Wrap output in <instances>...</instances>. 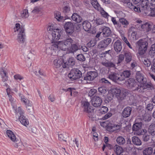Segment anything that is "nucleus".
<instances>
[{
  "instance_id": "obj_1",
  "label": "nucleus",
  "mask_w": 155,
  "mask_h": 155,
  "mask_svg": "<svg viewBox=\"0 0 155 155\" xmlns=\"http://www.w3.org/2000/svg\"><path fill=\"white\" fill-rule=\"evenodd\" d=\"M73 40L71 38H68L66 39L52 43L51 46L46 49V52H49L51 50V52L49 53L53 54L54 52L58 51L60 50L66 51L67 50L68 53H74L78 50V47L76 44H73Z\"/></svg>"
},
{
  "instance_id": "obj_2",
  "label": "nucleus",
  "mask_w": 155,
  "mask_h": 155,
  "mask_svg": "<svg viewBox=\"0 0 155 155\" xmlns=\"http://www.w3.org/2000/svg\"><path fill=\"white\" fill-rule=\"evenodd\" d=\"M15 32L18 33L17 40L18 42L20 44H23L25 41V32L24 28L21 26L18 23L15 25L14 28Z\"/></svg>"
},
{
  "instance_id": "obj_3",
  "label": "nucleus",
  "mask_w": 155,
  "mask_h": 155,
  "mask_svg": "<svg viewBox=\"0 0 155 155\" xmlns=\"http://www.w3.org/2000/svg\"><path fill=\"white\" fill-rule=\"evenodd\" d=\"M137 44L138 46V57H142L147 50L148 43L145 40L141 39L138 41Z\"/></svg>"
},
{
  "instance_id": "obj_4",
  "label": "nucleus",
  "mask_w": 155,
  "mask_h": 155,
  "mask_svg": "<svg viewBox=\"0 0 155 155\" xmlns=\"http://www.w3.org/2000/svg\"><path fill=\"white\" fill-rule=\"evenodd\" d=\"M81 107L83 111L87 114L88 117L92 118L94 114V109L90 106L89 103L87 101H83L81 102Z\"/></svg>"
},
{
  "instance_id": "obj_5",
  "label": "nucleus",
  "mask_w": 155,
  "mask_h": 155,
  "mask_svg": "<svg viewBox=\"0 0 155 155\" xmlns=\"http://www.w3.org/2000/svg\"><path fill=\"white\" fill-rule=\"evenodd\" d=\"M111 92L113 96H115L117 98L121 100L124 99L126 96V92H124L123 91H121V88L119 87L112 89Z\"/></svg>"
},
{
  "instance_id": "obj_6",
  "label": "nucleus",
  "mask_w": 155,
  "mask_h": 155,
  "mask_svg": "<svg viewBox=\"0 0 155 155\" xmlns=\"http://www.w3.org/2000/svg\"><path fill=\"white\" fill-rule=\"evenodd\" d=\"M82 76V73L78 69L73 68L68 74V77L71 80L78 79Z\"/></svg>"
},
{
  "instance_id": "obj_7",
  "label": "nucleus",
  "mask_w": 155,
  "mask_h": 155,
  "mask_svg": "<svg viewBox=\"0 0 155 155\" xmlns=\"http://www.w3.org/2000/svg\"><path fill=\"white\" fill-rule=\"evenodd\" d=\"M141 0H132L133 5L132 3L128 2L127 6L131 9H133L135 12H140V7L139 6L140 5Z\"/></svg>"
},
{
  "instance_id": "obj_8",
  "label": "nucleus",
  "mask_w": 155,
  "mask_h": 155,
  "mask_svg": "<svg viewBox=\"0 0 155 155\" xmlns=\"http://www.w3.org/2000/svg\"><path fill=\"white\" fill-rule=\"evenodd\" d=\"M152 25V23L150 22H146L141 25L137 24L136 25V27L140 31L147 32L151 30Z\"/></svg>"
},
{
  "instance_id": "obj_9",
  "label": "nucleus",
  "mask_w": 155,
  "mask_h": 155,
  "mask_svg": "<svg viewBox=\"0 0 155 155\" xmlns=\"http://www.w3.org/2000/svg\"><path fill=\"white\" fill-rule=\"evenodd\" d=\"M125 84L129 88H133L134 90H137V87L139 88V85L137 84L134 79L130 78L125 81Z\"/></svg>"
},
{
  "instance_id": "obj_10",
  "label": "nucleus",
  "mask_w": 155,
  "mask_h": 155,
  "mask_svg": "<svg viewBox=\"0 0 155 155\" xmlns=\"http://www.w3.org/2000/svg\"><path fill=\"white\" fill-rule=\"evenodd\" d=\"M98 76V73L96 71H90L87 73L84 78V80L86 81L93 80Z\"/></svg>"
},
{
  "instance_id": "obj_11",
  "label": "nucleus",
  "mask_w": 155,
  "mask_h": 155,
  "mask_svg": "<svg viewBox=\"0 0 155 155\" xmlns=\"http://www.w3.org/2000/svg\"><path fill=\"white\" fill-rule=\"evenodd\" d=\"M64 28L66 33L68 35H71L74 32V25L71 22H66L64 25Z\"/></svg>"
},
{
  "instance_id": "obj_12",
  "label": "nucleus",
  "mask_w": 155,
  "mask_h": 155,
  "mask_svg": "<svg viewBox=\"0 0 155 155\" xmlns=\"http://www.w3.org/2000/svg\"><path fill=\"white\" fill-rule=\"evenodd\" d=\"M138 122V121H137ZM142 122H137L133 126L132 129L134 131V134H137L138 135L141 134L142 132Z\"/></svg>"
},
{
  "instance_id": "obj_13",
  "label": "nucleus",
  "mask_w": 155,
  "mask_h": 155,
  "mask_svg": "<svg viewBox=\"0 0 155 155\" xmlns=\"http://www.w3.org/2000/svg\"><path fill=\"white\" fill-rule=\"evenodd\" d=\"M111 39L110 38H108L101 41L100 42L98 45V48L101 49H104L111 42Z\"/></svg>"
},
{
  "instance_id": "obj_14",
  "label": "nucleus",
  "mask_w": 155,
  "mask_h": 155,
  "mask_svg": "<svg viewBox=\"0 0 155 155\" xmlns=\"http://www.w3.org/2000/svg\"><path fill=\"white\" fill-rule=\"evenodd\" d=\"M21 102H23L26 106L28 112L30 113L31 112L30 110L32 109V102L27 99H25L24 96H21Z\"/></svg>"
},
{
  "instance_id": "obj_15",
  "label": "nucleus",
  "mask_w": 155,
  "mask_h": 155,
  "mask_svg": "<svg viewBox=\"0 0 155 155\" xmlns=\"http://www.w3.org/2000/svg\"><path fill=\"white\" fill-rule=\"evenodd\" d=\"M63 31L61 29L57 28L51 33L52 38L54 40H58L60 39Z\"/></svg>"
},
{
  "instance_id": "obj_16",
  "label": "nucleus",
  "mask_w": 155,
  "mask_h": 155,
  "mask_svg": "<svg viewBox=\"0 0 155 155\" xmlns=\"http://www.w3.org/2000/svg\"><path fill=\"white\" fill-rule=\"evenodd\" d=\"M63 60L61 57H58L55 59L54 61V66L57 68H60L61 67L64 68H66L65 64H63Z\"/></svg>"
},
{
  "instance_id": "obj_17",
  "label": "nucleus",
  "mask_w": 155,
  "mask_h": 155,
  "mask_svg": "<svg viewBox=\"0 0 155 155\" xmlns=\"http://www.w3.org/2000/svg\"><path fill=\"white\" fill-rule=\"evenodd\" d=\"M108 77L109 79L115 82L119 83L120 81V77L116 72H111L109 74Z\"/></svg>"
},
{
  "instance_id": "obj_18",
  "label": "nucleus",
  "mask_w": 155,
  "mask_h": 155,
  "mask_svg": "<svg viewBox=\"0 0 155 155\" xmlns=\"http://www.w3.org/2000/svg\"><path fill=\"white\" fill-rule=\"evenodd\" d=\"M82 25L83 29L85 31H89V32L92 34L96 32L94 30V31L91 30V26L90 22L87 21H85L83 22Z\"/></svg>"
},
{
  "instance_id": "obj_19",
  "label": "nucleus",
  "mask_w": 155,
  "mask_h": 155,
  "mask_svg": "<svg viewBox=\"0 0 155 155\" xmlns=\"http://www.w3.org/2000/svg\"><path fill=\"white\" fill-rule=\"evenodd\" d=\"M102 101L101 98L97 96H94L92 100V104L95 107H98L101 105Z\"/></svg>"
},
{
  "instance_id": "obj_20",
  "label": "nucleus",
  "mask_w": 155,
  "mask_h": 155,
  "mask_svg": "<svg viewBox=\"0 0 155 155\" xmlns=\"http://www.w3.org/2000/svg\"><path fill=\"white\" fill-rule=\"evenodd\" d=\"M153 88L152 85L151 83H146L139 86V88L137 87L136 89L139 92H141L143 91L144 89L149 90Z\"/></svg>"
},
{
  "instance_id": "obj_21",
  "label": "nucleus",
  "mask_w": 155,
  "mask_h": 155,
  "mask_svg": "<svg viewBox=\"0 0 155 155\" xmlns=\"http://www.w3.org/2000/svg\"><path fill=\"white\" fill-rule=\"evenodd\" d=\"M136 78L137 81L139 83L144 84L146 82V78H144V75L140 71L136 73Z\"/></svg>"
},
{
  "instance_id": "obj_22",
  "label": "nucleus",
  "mask_w": 155,
  "mask_h": 155,
  "mask_svg": "<svg viewBox=\"0 0 155 155\" xmlns=\"http://www.w3.org/2000/svg\"><path fill=\"white\" fill-rule=\"evenodd\" d=\"M121 127L120 125L115 124H111L108 126L107 129V130L110 132L118 131Z\"/></svg>"
},
{
  "instance_id": "obj_23",
  "label": "nucleus",
  "mask_w": 155,
  "mask_h": 155,
  "mask_svg": "<svg viewBox=\"0 0 155 155\" xmlns=\"http://www.w3.org/2000/svg\"><path fill=\"white\" fill-rule=\"evenodd\" d=\"M151 116L150 115L148 114H145L140 119L138 118L137 119V121H139L140 120H141L142 123L144 122H148L150 121L151 119ZM141 122V121H140Z\"/></svg>"
},
{
  "instance_id": "obj_24",
  "label": "nucleus",
  "mask_w": 155,
  "mask_h": 155,
  "mask_svg": "<svg viewBox=\"0 0 155 155\" xmlns=\"http://www.w3.org/2000/svg\"><path fill=\"white\" fill-rule=\"evenodd\" d=\"M114 48L116 52L118 53L122 49L121 42L119 40H117L114 44Z\"/></svg>"
},
{
  "instance_id": "obj_25",
  "label": "nucleus",
  "mask_w": 155,
  "mask_h": 155,
  "mask_svg": "<svg viewBox=\"0 0 155 155\" xmlns=\"http://www.w3.org/2000/svg\"><path fill=\"white\" fill-rule=\"evenodd\" d=\"M102 35L104 37H108L111 34L110 28L107 27H104L102 29Z\"/></svg>"
},
{
  "instance_id": "obj_26",
  "label": "nucleus",
  "mask_w": 155,
  "mask_h": 155,
  "mask_svg": "<svg viewBox=\"0 0 155 155\" xmlns=\"http://www.w3.org/2000/svg\"><path fill=\"white\" fill-rule=\"evenodd\" d=\"M132 109L130 107L125 108L123 111L122 115L124 117L126 118L129 117L130 115Z\"/></svg>"
},
{
  "instance_id": "obj_27",
  "label": "nucleus",
  "mask_w": 155,
  "mask_h": 155,
  "mask_svg": "<svg viewBox=\"0 0 155 155\" xmlns=\"http://www.w3.org/2000/svg\"><path fill=\"white\" fill-rule=\"evenodd\" d=\"M71 18L72 20L78 23H80L82 20V18L76 13L72 14Z\"/></svg>"
},
{
  "instance_id": "obj_28",
  "label": "nucleus",
  "mask_w": 155,
  "mask_h": 155,
  "mask_svg": "<svg viewBox=\"0 0 155 155\" xmlns=\"http://www.w3.org/2000/svg\"><path fill=\"white\" fill-rule=\"evenodd\" d=\"M130 75V72L128 70L125 71L120 75V81H122L125 80L126 78H129Z\"/></svg>"
},
{
  "instance_id": "obj_29",
  "label": "nucleus",
  "mask_w": 155,
  "mask_h": 155,
  "mask_svg": "<svg viewBox=\"0 0 155 155\" xmlns=\"http://www.w3.org/2000/svg\"><path fill=\"white\" fill-rule=\"evenodd\" d=\"M18 117L19 120L22 124L25 126L28 125L29 124L28 120L24 115L20 116V117Z\"/></svg>"
},
{
  "instance_id": "obj_30",
  "label": "nucleus",
  "mask_w": 155,
  "mask_h": 155,
  "mask_svg": "<svg viewBox=\"0 0 155 155\" xmlns=\"http://www.w3.org/2000/svg\"><path fill=\"white\" fill-rule=\"evenodd\" d=\"M148 132L152 136L155 135V123H153L149 126Z\"/></svg>"
},
{
  "instance_id": "obj_31",
  "label": "nucleus",
  "mask_w": 155,
  "mask_h": 155,
  "mask_svg": "<svg viewBox=\"0 0 155 155\" xmlns=\"http://www.w3.org/2000/svg\"><path fill=\"white\" fill-rule=\"evenodd\" d=\"M148 3V1L147 0H141L138 7H140V9L141 8L142 10H145L147 7Z\"/></svg>"
},
{
  "instance_id": "obj_32",
  "label": "nucleus",
  "mask_w": 155,
  "mask_h": 155,
  "mask_svg": "<svg viewBox=\"0 0 155 155\" xmlns=\"http://www.w3.org/2000/svg\"><path fill=\"white\" fill-rule=\"evenodd\" d=\"M7 134L11 140L13 142H15L16 140L15 136L13 133V132L10 130H7Z\"/></svg>"
},
{
  "instance_id": "obj_33",
  "label": "nucleus",
  "mask_w": 155,
  "mask_h": 155,
  "mask_svg": "<svg viewBox=\"0 0 155 155\" xmlns=\"http://www.w3.org/2000/svg\"><path fill=\"white\" fill-rule=\"evenodd\" d=\"M132 141L135 145L140 146L141 144V142L139 138L137 137L134 136L132 137Z\"/></svg>"
},
{
  "instance_id": "obj_34",
  "label": "nucleus",
  "mask_w": 155,
  "mask_h": 155,
  "mask_svg": "<svg viewBox=\"0 0 155 155\" xmlns=\"http://www.w3.org/2000/svg\"><path fill=\"white\" fill-rule=\"evenodd\" d=\"M114 150L117 155H119L123 152L122 147L118 145H116L114 148Z\"/></svg>"
},
{
  "instance_id": "obj_35",
  "label": "nucleus",
  "mask_w": 155,
  "mask_h": 155,
  "mask_svg": "<svg viewBox=\"0 0 155 155\" xmlns=\"http://www.w3.org/2000/svg\"><path fill=\"white\" fill-rule=\"evenodd\" d=\"M125 61L127 63H130L132 60V55L130 53L127 52L124 54Z\"/></svg>"
},
{
  "instance_id": "obj_36",
  "label": "nucleus",
  "mask_w": 155,
  "mask_h": 155,
  "mask_svg": "<svg viewBox=\"0 0 155 155\" xmlns=\"http://www.w3.org/2000/svg\"><path fill=\"white\" fill-rule=\"evenodd\" d=\"M55 18L58 21H62L64 20V18L61 16V13L58 11H55L54 13Z\"/></svg>"
},
{
  "instance_id": "obj_37",
  "label": "nucleus",
  "mask_w": 155,
  "mask_h": 155,
  "mask_svg": "<svg viewBox=\"0 0 155 155\" xmlns=\"http://www.w3.org/2000/svg\"><path fill=\"white\" fill-rule=\"evenodd\" d=\"M10 89L9 88H8L7 89V93L9 98V101H10L11 103L12 107L13 108H15V106L14 104V102H15V101H14V98L12 97V96L10 95V93H9L8 91Z\"/></svg>"
},
{
  "instance_id": "obj_38",
  "label": "nucleus",
  "mask_w": 155,
  "mask_h": 155,
  "mask_svg": "<svg viewBox=\"0 0 155 155\" xmlns=\"http://www.w3.org/2000/svg\"><path fill=\"white\" fill-rule=\"evenodd\" d=\"M116 141L120 145H123L125 143V140L123 137L119 136L117 138Z\"/></svg>"
},
{
  "instance_id": "obj_39",
  "label": "nucleus",
  "mask_w": 155,
  "mask_h": 155,
  "mask_svg": "<svg viewBox=\"0 0 155 155\" xmlns=\"http://www.w3.org/2000/svg\"><path fill=\"white\" fill-rule=\"evenodd\" d=\"M13 109L15 110V112L16 113L17 116L18 117H19L20 116L23 115L24 112L23 110L20 107H18V108H16V107L15 106V108Z\"/></svg>"
},
{
  "instance_id": "obj_40",
  "label": "nucleus",
  "mask_w": 155,
  "mask_h": 155,
  "mask_svg": "<svg viewBox=\"0 0 155 155\" xmlns=\"http://www.w3.org/2000/svg\"><path fill=\"white\" fill-rule=\"evenodd\" d=\"M153 148L151 147L146 148L143 151V155H150L153 152Z\"/></svg>"
},
{
  "instance_id": "obj_41",
  "label": "nucleus",
  "mask_w": 155,
  "mask_h": 155,
  "mask_svg": "<svg viewBox=\"0 0 155 155\" xmlns=\"http://www.w3.org/2000/svg\"><path fill=\"white\" fill-rule=\"evenodd\" d=\"M91 3L94 7L97 10L101 7L97 0H91Z\"/></svg>"
},
{
  "instance_id": "obj_42",
  "label": "nucleus",
  "mask_w": 155,
  "mask_h": 155,
  "mask_svg": "<svg viewBox=\"0 0 155 155\" xmlns=\"http://www.w3.org/2000/svg\"><path fill=\"white\" fill-rule=\"evenodd\" d=\"M119 21L123 25V27L124 28H126L129 24V22L124 18H120Z\"/></svg>"
},
{
  "instance_id": "obj_43",
  "label": "nucleus",
  "mask_w": 155,
  "mask_h": 155,
  "mask_svg": "<svg viewBox=\"0 0 155 155\" xmlns=\"http://www.w3.org/2000/svg\"><path fill=\"white\" fill-rule=\"evenodd\" d=\"M143 56L142 57L139 58H141V60L144 64L147 67H149L151 64V62L147 58H143Z\"/></svg>"
},
{
  "instance_id": "obj_44",
  "label": "nucleus",
  "mask_w": 155,
  "mask_h": 155,
  "mask_svg": "<svg viewBox=\"0 0 155 155\" xmlns=\"http://www.w3.org/2000/svg\"><path fill=\"white\" fill-rule=\"evenodd\" d=\"M55 25V24H49L47 28L48 31L52 33V31L57 28Z\"/></svg>"
},
{
  "instance_id": "obj_45",
  "label": "nucleus",
  "mask_w": 155,
  "mask_h": 155,
  "mask_svg": "<svg viewBox=\"0 0 155 155\" xmlns=\"http://www.w3.org/2000/svg\"><path fill=\"white\" fill-rule=\"evenodd\" d=\"M29 16L28 10L27 9L23 10L21 13V16L23 18H28Z\"/></svg>"
},
{
  "instance_id": "obj_46",
  "label": "nucleus",
  "mask_w": 155,
  "mask_h": 155,
  "mask_svg": "<svg viewBox=\"0 0 155 155\" xmlns=\"http://www.w3.org/2000/svg\"><path fill=\"white\" fill-rule=\"evenodd\" d=\"M98 10V11H99L102 16L105 18H108L109 16V15L108 14L105 12L103 9L101 7Z\"/></svg>"
},
{
  "instance_id": "obj_47",
  "label": "nucleus",
  "mask_w": 155,
  "mask_h": 155,
  "mask_svg": "<svg viewBox=\"0 0 155 155\" xmlns=\"http://www.w3.org/2000/svg\"><path fill=\"white\" fill-rule=\"evenodd\" d=\"M101 63L103 65L106 67H114L115 66V64L113 63L110 61H105L104 62H102Z\"/></svg>"
},
{
  "instance_id": "obj_48",
  "label": "nucleus",
  "mask_w": 155,
  "mask_h": 155,
  "mask_svg": "<svg viewBox=\"0 0 155 155\" xmlns=\"http://www.w3.org/2000/svg\"><path fill=\"white\" fill-rule=\"evenodd\" d=\"M117 64L122 62L124 59V55L120 54L117 56Z\"/></svg>"
},
{
  "instance_id": "obj_49",
  "label": "nucleus",
  "mask_w": 155,
  "mask_h": 155,
  "mask_svg": "<svg viewBox=\"0 0 155 155\" xmlns=\"http://www.w3.org/2000/svg\"><path fill=\"white\" fill-rule=\"evenodd\" d=\"M2 72L3 74H2V80L3 82H5L8 80V77L7 75L6 71H3Z\"/></svg>"
},
{
  "instance_id": "obj_50",
  "label": "nucleus",
  "mask_w": 155,
  "mask_h": 155,
  "mask_svg": "<svg viewBox=\"0 0 155 155\" xmlns=\"http://www.w3.org/2000/svg\"><path fill=\"white\" fill-rule=\"evenodd\" d=\"M76 58L77 59L80 61H84L85 60V57L82 54H80L78 55Z\"/></svg>"
},
{
  "instance_id": "obj_51",
  "label": "nucleus",
  "mask_w": 155,
  "mask_h": 155,
  "mask_svg": "<svg viewBox=\"0 0 155 155\" xmlns=\"http://www.w3.org/2000/svg\"><path fill=\"white\" fill-rule=\"evenodd\" d=\"M96 44V41L95 40H91L87 44V46L89 47H93Z\"/></svg>"
},
{
  "instance_id": "obj_52",
  "label": "nucleus",
  "mask_w": 155,
  "mask_h": 155,
  "mask_svg": "<svg viewBox=\"0 0 155 155\" xmlns=\"http://www.w3.org/2000/svg\"><path fill=\"white\" fill-rule=\"evenodd\" d=\"M63 12L65 14L68 13L70 11V8L68 6H64L62 9Z\"/></svg>"
},
{
  "instance_id": "obj_53",
  "label": "nucleus",
  "mask_w": 155,
  "mask_h": 155,
  "mask_svg": "<svg viewBox=\"0 0 155 155\" xmlns=\"http://www.w3.org/2000/svg\"><path fill=\"white\" fill-rule=\"evenodd\" d=\"M98 90L99 92L103 94H105L107 92L106 88L104 87H98Z\"/></svg>"
},
{
  "instance_id": "obj_54",
  "label": "nucleus",
  "mask_w": 155,
  "mask_h": 155,
  "mask_svg": "<svg viewBox=\"0 0 155 155\" xmlns=\"http://www.w3.org/2000/svg\"><path fill=\"white\" fill-rule=\"evenodd\" d=\"M108 111V108L107 107L105 106L102 107L100 110V112L102 114H104L107 113Z\"/></svg>"
},
{
  "instance_id": "obj_55",
  "label": "nucleus",
  "mask_w": 155,
  "mask_h": 155,
  "mask_svg": "<svg viewBox=\"0 0 155 155\" xmlns=\"http://www.w3.org/2000/svg\"><path fill=\"white\" fill-rule=\"evenodd\" d=\"M68 64L70 66H73L75 64L74 59L73 58H71L68 60Z\"/></svg>"
},
{
  "instance_id": "obj_56",
  "label": "nucleus",
  "mask_w": 155,
  "mask_h": 155,
  "mask_svg": "<svg viewBox=\"0 0 155 155\" xmlns=\"http://www.w3.org/2000/svg\"><path fill=\"white\" fill-rule=\"evenodd\" d=\"M41 10V9L40 7H35L32 11V12L33 13L37 14L40 12Z\"/></svg>"
},
{
  "instance_id": "obj_57",
  "label": "nucleus",
  "mask_w": 155,
  "mask_h": 155,
  "mask_svg": "<svg viewBox=\"0 0 155 155\" xmlns=\"http://www.w3.org/2000/svg\"><path fill=\"white\" fill-rule=\"evenodd\" d=\"M150 52L153 55H155V44L151 45Z\"/></svg>"
},
{
  "instance_id": "obj_58",
  "label": "nucleus",
  "mask_w": 155,
  "mask_h": 155,
  "mask_svg": "<svg viewBox=\"0 0 155 155\" xmlns=\"http://www.w3.org/2000/svg\"><path fill=\"white\" fill-rule=\"evenodd\" d=\"M97 90L94 89H91L89 91L88 95L90 97H91L94 95L97 92Z\"/></svg>"
},
{
  "instance_id": "obj_59",
  "label": "nucleus",
  "mask_w": 155,
  "mask_h": 155,
  "mask_svg": "<svg viewBox=\"0 0 155 155\" xmlns=\"http://www.w3.org/2000/svg\"><path fill=\"white\" fill-rule=\"evenodd\" d=\"M143 138L144 141H148L150 139V136L147 134H144L143 136Z\"/></svg>"
},
{
  "instance_id": "obj_60",
  "label": "nucleus",
  "mask_w": 155,
  "mask_h": 155,
  "mask_svg": "<svg viewBox=\"0 0 155 155\" xmlns=\"http://www.w3.org/2000/svg\"><path fill=\"white\" fill-rule=\"evenodd\" d=\"M112 115V114L110 112H108L107 114H106L104 117H102V119L103 120H106L111 117Z\"/></svg>"
},
{
  "instance_id": "obj_61",
  "label": "nucleus",
  "mask_w": 155,
  "mask_h": 155,
  "mask_svg": "<svg viewBox=\"0 0 155 155\" xmlns=\"http://www.w3.org/2000/svg\"><path fill=\"white\" fill-rule=\"evenodd\" d=\"M14 78L16 80H21L23 79V76L19 74H16L14 76Z\"/></svg>"
},
{
  "instance_id": "obj_62",
  "label": "nucleus",
  "mask_w": 155,
  "mask_h": 155,
  "mask_svg": "<svg viewBox=\"0 0 155 155\" xmlns=\"http://www.w3.org/2000/svg\"><path fill=\"white\" fill-rule=\"evenodd\" d=\"M104 22V21L101 19L98 18L96 20V23L98 25H100L103 24Z\"/></svg>"
},
{
  "instance_id": "obj_63",
  "label": "nucleus",
  "mask_w": 155,
  "mask_h": 155,
  "mask_svg": "<svg viewBox=\"0 0 155 155\" xmlns=\"http://www.w3.org/2000/svg\"><path fill=\"white\" fill-rule=\"evenodd\" d=\"M153 108V106L152 104H150L147 105L146 109L148 110H151Z\"/></svg>"
},
{
  "instance_id": "obj_64",
  "label": "nucleus",
  "mask_w": 155,
  "mask_h": 155,
  "mask_svg": "<svg viewBox=\"0 0 155 155\" xmlns=\"http://www.w3.org/2000/svg\"><path fill=\"white\" fill-rule=\"evenodd\" d=\"M153 64L151 66V69L155 73V60L153 61Z\"/></svg>"
}]
</instances>
